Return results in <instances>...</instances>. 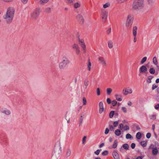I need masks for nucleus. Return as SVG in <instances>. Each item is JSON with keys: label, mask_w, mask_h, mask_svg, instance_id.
Listing matches in <instances>:
<instances>
[{"label": "nucleus", "mask_w": 159, "mask_h": 159, "mask_svg": "<svg viewBox=\"0 0 159 159\" xmlns=\"http://www.w3.org/2000/svg\"><path fill=\"white\" fill-rule=\"evenodd\" d=\"M85 114L84 113H83L81 114L80 118V122H82L83 120V119L84 118V116Z\"/></svg>", "instance_id": "35"}, {"label": "nucleus", "mask_w": 159, "mask_h": 159, "mask_svg": "<svg viewBox=\"0 0 159 159\" xmlns=\"http://www.w3.org/2000/svg\"><path fill=\"white\" fill-rule=\"evenodd\" d=\"M108 153V152L107 151H105L102 152V154L103 155L106 156L107 155Z\"/></svg>", "instance_id": "50"}, {"label": "nucleus", "mask_w": 159, "mask_h": 159, "mask_svg": "<svg viewBox=\"0 0 159 159\" xmlns=\"http://www.w3.org/2000/svg\"><path fill=\"white\" fill-rule=\"evenodd\" d=\"M49 0H40L39 3L40 4H45L48 3Z\"/></svg>", "instance_id": "24"}, {"label": "nucleus", "mask_w": 159, "mask_h": 159, "mask_svg": "<svg viewBox=\"0 0 159 159\" xmlns=\"http://www.w3.org/2000/svg\"><path fill=\"white\" fill-rule=\"evenodd\" d=\"M70 62V61L68 57L66 56L62 57L61 61L59 64V68L61 69H63L65 67L69 64Z\"/></svg>", "instance_id": "3"}, {"label": "nucleus", "mask_w": 159, "mask_h": 159, "mask_svg": "<svg viewBox=\"0 0 159 159\" xmlns=\"http://www.w3.org/2000/svg\"><path fill=\"white\" fill-rule=\"evenodd\" d=\"M78 38L79 44L81 47L83 51L85 52L86 51V45L84 43V40L83 39H80L79 35H78Z\"/></svg>", "instance_id": "7"}, {"label": "nucleus", "mask_w": 159, "mask_h": 159, "mask_svg": "<svg viewBox=\"0 0 159 159\" xmlns=\"http://www.w3.org/2000/svg\"><path fill=\"white\" fill-rule=\"evenodd\" d=\"M148 4H151L153 2V0H147Z\"/></svg>", "instance_id": "62"}, {"label": "nucleus", "mask_w": 159, "mask_h": 159, "mask_svg": "<svg viewBox=\"0 0 159 159\" xmlns=\"http://www.w3.org/2000/svg\"><path fill=\"white\" fill-rule=\"evenodd\" d=\"M110 5L111 4L110 2H107L103 5V7L105 9L109 7Z\"/></svg>", "instance_id": "22"}, {"label": "nucleus", "mask_w": 159, "mask_h": 159, "mask_svg": "<svg viewBox=\"0 0 159 159\" xmlns=\"http://www.w3.org/2000/svg\"><path fill=\"white\" fill-rule=\"evenodd\" d=\"M140 144L143 147H145L147 145V142L145 141H143L140 142Z\"/></svg>", "instance_id": "34"}, {"label": "nucleus", "mask_w": 159, "mask_h": 159, "mask_svg": "<svg viewBox=\"0 0 159 159\" xmlns=\"http://www.w3.org/2000/svg\"><path fill=\"white\" fill-rule=\"evenodd\" d=\"M122 110L125 113H126L127 112V109L125 107H122L121 108Z\"/></svg>", "instance_id": "46"}, {"label": "nucleus", "mask_w": 159, "mask_h": 159, "mask_svg": "<svg viewBox=\"0 0 159 159\" xmlns=\"http://www.w3.org/2000/svg\"><path fill=\"white\" fill-rule=\"evenodd\" d=\"M157 88V85H156L155 84H153L152 85V90H153L154 89H155L156 88Z\"/></svg>", "instance_id": "54"}, {"label": "nucleus", "mask_w": 159, "mask_h": 159, "mask_svg": "<svg viewBox=\"0 0 159 159\" xmlns=\"http://www.w3.org/2000/svg\"><path fill=\"white\" fill-rule=\"evenodd\" d=\"M144 6V0H134L132 5L134 10H140L143 9Z\"/></svg>", "instance_id": "2"}, {"label": "nucleus", "mask_w": 159, "mask_h": 159, "mask_svg": "<svg viewBox=\"0 0 159 159\" xmlns=\"http://www.w3.org/2000/svg\"><path fill=\"white\" fill-rule=\"evenodd\" d=\"M65 1L67 3H71L73 2V0H65Z\"/></svg>", "instance_id": "52"}, {"label": "nucleus", "mask_w": 159, "mask_h": 159, "mask_svg": "<svg viewBox=\"0 0 159 159\" xmlns=\"http://www.w3.org/2000/svg\"><path fill=\"white\" fill-rule=\"evenodd\" d=\"M76 20L81 25L83 24L84 21V19L83 16L80 14H78L76 16Z\"/></svg>", "instance_id": "10"}, {"label": "nucleus", "mask_w": 159, "mask_h": 159, "mask_svg": "<svg viewBox=\"0 0 159 159\" xmlns=\"http://www.w3.org/2000/svg\"><path fill=\"white\" fill-rule=\"evenodd\" d=\"M136 137L138 139H140L141 137V134L140 132H138L136 134Z\"/></svg>", "instance_id": "30"}, {"label": "nucleus", "mask_w": 159, "mask_h": 159, "mask_svg": "<svg viewBox=\"0 0 159 159\" xmlns=\"http://www.w3.org/2000/svg\"><path fill=\"white\" fill-rule=\"evenodd\" d=\"M2 111L3 113L7 115H9L10 114V112L9 111L5 109H2Z\"/></svg>", "instance_id": "23"}, {"label": "nucleus", "mask_w": 159, "mask_h": 159, "mask_svg": "<svg viewBox=\"0 0 159 159\" xmlns=\"http://www.w3.org/2000/svg\"><path fill=\"white\" fill-rule=\"evenodd\" d=\"M151 134L150 133H148L146 134V137L148 139H149L151 136Z\"/></svg>", "instance_id": "56"}, {"label": "nucleus", "mask_w": 159, "mask_h": 159, "mask_svg": "<svg viewBox=\"0 0 159 159\" xmlns=\"http://www.w3.org/2000/svg\"><path fill=\"white\" fill-rule=\"evenodd\" d=\"M99 113L100 114L104 112L105 110L104 107V105L102 102H100L99 103Z\"/></svg>", "instance_id": "12"}, {"label": "nucleus", "mask_w": 159, "mask_h": 159, "mask_svg": "<svg viewBox=\"0 0 159 159\" xmlns=\"http://www.w3.org/2000/svg\"><path fill=\"white\" fill-rule=\"evenodd\" d=\"M28 0H21V2L24 4L26 3Z\"/></svg>", "instance_id": "61"}, {"label": "nucleus", "mask_w": 159, "mask_h": 159, "mask_svg": "<svg viewBox=\"0 0 159 159\" xmlns=\"http://www.w3.org/2000/svg\"><path fill=\"white\" fill-rule=\"evenodd\" d=\"M114 159H120L119 154L116 151H114L112 153Z\"/></svg>", "instance_id": "15"}, {"label": "nucleus", "mask_w": 159, "mask_h": 159, "mask_svg": "<svg viewBox=\"0 0 159 159\" xmlns=\"http://www.w3.org/2000/svg\"><path fill=\"white\" fill-rule=\"evenodd\" d=\"M81 4L80 2H76L74 4V7L75 8H77L80 7Z\"/></svg>", "instance_id": "25"}, {"label": "nucleus", "mask_w": 159, "mask_h": 159, "mask_svg": "<svg viewBox=\"0 0 159 159\" xmlns=\"http://www.w3.org/2000/svg\"><path fill=\"white\" fill-rule=\"evenodd\" d=\"M138 28L137 27L134 26L133 28V35H137V30Z\"/></svg>", "instance_id": "17"}, {"label": "nucleus", "mask_w": 159, "mask_h": 159, "mask_svg": "<svg viewBox=\"0 0 159 159\" xmlns=\"http://www.w3.org/2000/svg\"><path fill=\"white\" fill-rule=\"evenodd\" d=\"M116 99L119 101H121L122 100V96L118 94H116L115 95Z\"/></svg>", "instance_id": "16"}, {"label": "nucleus", "mask_w": 159, "mask_h": 159, "mask_svg": "<svg viewBox=\"0 0 159 159\" xmlns=\"http://www.w3.org/2000/svg\"><path fill=\"white\" fill-rule=\"evenodd\" d=\"M119 124V121H114L113 123V125L114 127H116Z\"/></svg>", "instance_id": "44"}, {"label": "nucleus", "mask_w": 159, "mask_h": 159, "mask_svg": "<svg viewBox=\"0 0 159 159\" xmlns=\"http://www.w3.org/2000/svg\"><path fill=\"white\" fill-rule=\"evenodd\" d=\"M111 32V28H110L108 29L107 30V33L108 34H110Z\"/></svg>", "instance_id": "51"}, {"label": "nucleus", "mask_w": 159, "mask_h": 159, "mask_svg": "<svg viewBox=\"0 0 159 159\" xmlns=\"http://www.w3.org/2000/svg\"><path fill=\"white\" fill-rule=\"evenodd\" d=\"M124 128V125L122 124H120L119 125V128L120 129H122L123 128Z\"/></svg>", "instance_id": "57"}, {"label": "nucleus", "mask_w": 159, "mask_h": 159, "mask_svg": "<svg viewBox=\"0 0 159 159\" xmlns=\"http://www.w3.org/2000/svg\"><path fill=\"white\" fill-rule=\"evenodd\" d=\"M109 128L110 129L111 131L113 130L114 129V126L112 125H109Z\"/></svg>", "instance_id": "55"}, {"label": "nucleus", "mask_w": 159, "mask_h": 159, "mask_svg": "<svg viewBox=\"0 0 159 159\" xmlns=\"http://www.w3.org/2000/svg\"><path fill=\"white\" fill-rule=\"evenodd\" d=\"M147 67L145 66H142L139 69V71L141 73H145L147 71Z\"/></svg>", "instance_id": "13"}, {"label": "nucleus", "mask_w": 159, "mask_h": 159, "mask_svg": "<svg viewBox=\"0 0 159 159\" xmlns=\"http://www.w3.org/2000/svg\"><path fill=\"white\" fill-rule=\"evenodd\" d=\"M149 118L151 120H155L156 119V115L152 114L149 116Z\"/></svg>", "instance_id": "28"}, {"label": "nucleus", "mask_w": 159, "mask_h": 159, "mask_svg": "<svg viewBox=\"0 0 159 159\" xmlns=\"http://www.w3.org/2000/svg\"><path fill=\"white\" fill-rule=\"evenodd\" d=\"M124 129L125 130H129V127L127 125H125L124 126Z\"/></svg>", "instance_id": "49"}, {"label": "nucleus", "mask_w": 159, "mask_h": 159, "mask_svg": "<svg viewBox=\"0 0 159 159\" xmlns=\"http://www.w3.org/2000/svg\"><path fill=\"white\" fill-rule=\"evenodd\" d=\"M132 138L131 135L129 134H127L126 135V138L127 139H131Z\"/></svg>", "instance_id": "47"}, {"label": "nucleus", "mask_w": 159, "mask_h": 159, "mask_svg": "<svg viewBox=\"0 0 159 159\" xmlns=\"http://www.w3.org/2000/svg\"><path fill=\"white\" fill-rule=\"evenodd\" d=\"M107 102L108 104H110L111 103V100L110 98H107Z\"/></svg>", "instance_id": "58"}, {"label": "nucleus", "mask_w": 159, "mask_h": 159, "mask_svg": "<svg viewBox=\"0 0 159 159\" xmlns=\"http://www.w3.org/2000/svg\"><path fill=\"white\" fill-rule=\"evenodd\" d=\"M87 137L86 136H84L82 139V143L83 144H84L86 142V140Z\"/></svg>", "instance_id": "45"}, {"label": "nucleus", "mask_w": 159, "mask_h": 159, "mask_svg": "<svg viewBox=\"0 0 159 159\" xmlns=\"http://www.w3.org/2000/svg\"><path fill=\"white\" fill-rule=\"evenodd\" d=\"M158 152V151L156 148H152V153L153 155L155 156L157 155Z\"/></svg>", "instance_id": "18"}, {"label": "nucleus", "mask_w": 159, "mask_h": 159, "mask_svg": "<svg viewBox=\"0 0 159 159\" xmlns=\"http://www.w3.org/2000/svg\"><path fill=\"white\" fill-rule=\"evenodd\" d=\"M84 84L85 86V89H86L87 86L89 85V81L88 80H85L84 81Z\"/></svg>", "instance_id": "32"}, {"label": "nucleus", "mask_w": 159, "mask_h": 159, "mask_svg": "<svg viewBox=\"0 0 159 159\" xmlns=\"http://www.w3.org/2000/svg\"><path fill=\"white\" fill-rule=\"evenodd\" d=\"M128 0H117V1L119 3H121L126 2Z\"/></svg>", "instance_id": "37"}, {"label": "nucleus", "mask_w": 159, "mask_h": 159, "mask_svg": "<svg viewBox=\"0 0 159 159\" xmlns=\"http://www.w3.org/2000/svg\"><path fill=\"white\" fill-rule=\"evenodd\" d=\"M155 108L156 109H158L159 108V104H157L155 106Z\"/></svg>", "instance_id": "63"}, {"label": "nucleus", "mask_w": 159, "mask_h": 159, "mask_svg": "<svg viewBox=\"0 0 159 159\" xmlns=\"http://www.w3.org/2000/svg\"><path fill=\"white\" fill-rule=\"evenodd\" d=\"M117 102L115 100H113L111 102V104L113 106H115L116 105Z\"/></svg>", "instance_id": "42"}, {"label": "nucleus", "mask_w": 159, "mask_h": 159, "mask_svg": "<svg viewBox=\"0 0 159 159\" xmlns=\"http://www.w3.org/2000/svg\"><path fill=\"white\" fill-rule=\"evenodd\" d=\"M101 15L102 20L105 22L107 18L108 12L105 10L102 9L101 11Z\"/></svg>", "instance_id": "6"}, {"label": "nucleus", "mask_w": 159, "mask_h": 159, "mask_svg": "<svg viewBox=\"0 0 159 159\" xmlns=\"http://www.w3.org/2000/svg\"><path fill=\"white\" fill-rule=\"evenodd\" d=\"M15 12V9L13 7H9L7 9L6 14L3 16V18L7 23H10L12 22Z\"/></svg>", "instance_id": "1"}, {"label": "nucleus", "mask_w": 159, "mask_h": 159, "mask_svg": "<svg viewBox=\"0 0 159 159\" xmlns=\"http://www.w3.org/2000/svg\"><path fill=\"white\" fill-rule=\"evenodd\" d=\"M51 9L49 7H48L46 8L45 9V11L47 13H49L51 12Z\"/></svg>", "instance_id": "38"}, {"label": "nucleus", "mask_w": 159, "mask_h": 159, "mask_svg": "<svg viewBox=\"0 0 159 159\" xmlns=\"http://www.w3.org/2000/svg\"><path fill=\"white\" fill-rule=\"evenodd\" d=\"M152 77L151 76H148L147 79V82L148 83H151V80L152 79Z\"/></svg>", "instance_id": "31"}, {"label": "nucleus", "mask_w": 159, "mask_h": 159, "mask_svg": "<svg viewBox=\"0 0 159 159\" xmlns=\"http://www.w3.org/2000/svg\"><path fill=\"white\" fill-rule=\"evenodd\" d=\"M112 91V89L111 88H107L106 89L107 94V95H110Z\"/></svg>", "instance_id": "19"}, {"label": "nucleus", "mask_w": 159, "mask_h": 159, "mask_svg": "<svg viewBox=\"0 0 159 159\" xmlns=\"http://www.w3.org/2000/svg\"><path fill=\"white\" fill-rule=\"evenodd\" d=\"M134 20V17L131 15L127 16L125 24V26L128 29H130L132 27Z\"/></svg>", "instance_id": "4"}, {"label": "nucleus", "mask_w": 159, "mask_h": 159, "mask_svg": "<svg viewBox=\"0 0 159 159\" xmlns=\"http://www.w3.org/2000/svg\"><path fill=\"white\" fill-rule=\"evenodd\" d=\"M71 153V150L70 149H68L66 151L65 156L66 157H68L70 156Z\"/></svg>", "instance_id": "20"}, {"label": "nucleus", "mask_w": 159, "mask_h": 159, "mask_svg": "<svg viewBox=\"0 0 159 159\" xmlns=\"http://www.w3.org/2000/svg\"><path fill=\"white\" fill-rule=\"evenodd\" d=\"M123 148L125 149H127L129 148V146L128 144H125L123 145Z\"/></svg>", "instance_id": "43"}, {"label": "nucleus", "mask_w": 159, "mask_h": 159, "mask_svg": "<svg viewBox=\"0 0 159 159\" xmlns=\"http://www.w3.org/2000/svg\"><path fill=\"white\" fill-rule=\"evenodd\" d=\"M83 105H85L87 104V101L85 97H84L83 98Z\"/></svg>", "instance_id": "39"}, {"label": "nucleus", "mask_w": 159, "mask_h": 159, "mask_svg": "<svg viewBox=\"0 0 159 159\" xmlns=\"http://www.w3.org/2000/svg\"><path fill=\"white\" fill-rule=\"evenodd\" d=\"M117 143L118 142L116 140H115L114 141L112 147L113 148H115L117 147Z\"/></svg>", "instance_id": "27"}, {"label": "nucleus", "mask_w": 159, "mask_h": 159, "mask_svg": "<svg viewBox=\"0 0 159 159\" xmlns=\"http://www.w3.org/2000/svg\"><path fill=\"white\" fill-rule=\"evenodd\" d=\"M132 92V89L129 87L125 88L123 90V93L125 95H127L128 94H131Z\"/></svg>", "instance_id": "9"}, {"label": "nucleus", "mask_w": 159, "mask_h": 159, "mask_svg": "<svg viewBox=\"0 0 159 159\" xmlns=\"http://www.w3.org/2000/svg\"><path fill=\"white\" fill-rule=\"evenodd\" d=\"M147 57H143L140 61L141 64H143L147 60Z\"/></svg>", "instance_id": "29"}, {"label": "nucleus", "mask_w": 159, "mask_h": 159, "mask_svg": "<svg viewBox=\"0 0 159 159\" xmlns=\"http://www.w3.org/2000/svg\"><path fill=\"white\" fill-rule=\"evenodd\" d=\"M136 36L137 35H133V36H134L133 41L134 43L136 42L137 41V40Z\"/></svg>", "instance_id": "53"}, {"label": "nucleus", "mask_w": 159, "mask_h": 159, "mask_svg": "<svg viewBox=\"0 0 159 159\" xmlns=\"http://www.w3.org/2000/svg\"><path fill=\"white\" fill-rule=\"evenodd\" d=\"M98 61L103 67H105L107 66V63L104 57H98Z\"/></svg>", "instance_id": "8"}, {"label": "nucleus", "mask_w": 159, "mask_h": 159, "mask_svg": "<svg viewBox=\"0 0 159 159\" xmlns=\"http://www.w3.org/2000/svg\"><path fill=\"white\" fill-rule=\"evenodd\" d=\"M153 61L154 64L155 65H157L158 62L157 61V58L156 57H154L153 59Z\"/></svg>", "instance_id": "33"}, {"label": "nucleus", "mask_w": 159, "mask_h": 159, "mask_svg": "<svg viewBox=\"0 0 159 159\" xmlns=\"http://www.w3.org/2000/svg\"><path fill=\"white\" fill-rule=\"evenodd\" d=\"M109 132V129L108 128H106V130L105 132V134H108Z\"/></svg>", "instance_id": "59"}, {"label": "nucleus", "mask_w": 159, "mask_h": 159, "mask_svg": "<svg viewBox=\"0 0 159 159\" xmlns=\"http://www.w3.org/2000/svg\"><path fill=\"white\" fill-rule=\"evenodd\" d=\"M101 94V92L100 88H98L97 89V94L98 96H99Z\"/></svg>", "instance_id": "40"}, {"label": "nucleus", "mask_w": 159, "mask_h": 159, "mask_svg": "<svg viewBox=\"0 0 159 159\" xmlns=\"http://www.w3.org/2000/svg\"><path fill=\"white\" fill-rule=\"evenodd\" d=\"M72 48L75 50L76 54L79 55L80 53L79 47L77 44L74 43L72 46Z\"/></svg>", "instance_id": "11"}, {"label": "nucleus", "mask_w": 159, "mask_h": 159, "mask_svg": "<svg viewBox=\"0 0 159 159\" xmlns=\"http://www.w3.org/2000/svg\"><path fill=\"white\" fill-rule=\"evenodd\" d=\"M101 150H102L101 149L97 150L95 152H94L95 154L97 155H98L99 154L100 152L101 151Z\"/></svg>", "instance_id": "48"}, {"label": "nucleus", "mask_w": 159, "mask_h": 159, "mask_svg": "<svg viewBox=\"0 0 159 159\" xmlns=\"http://www.w3.org/2000/svg\"><path fill=\"white\" fill-rule=\"evenodd\" d=\"M135 144L134 143H132L131 144V147L132 149L134 148L135 147Z\"/></svg>", "instance_id": "60"}, {"label": "nucleus", "mask_w": 159, "mask_h": 159, "mask_svg": "<svg viewBox=\"0 0 159 159\" xmlns=\"http://www.w3.org/2000/svg\"><path fill=\"white\" fill-rule=\"evenodd\" d=\"M41 10L40 8L38 7L35 8L31 13L30 16L32 19L35 20L37 18L41 12Z\"/></svg>", "instance_id": "5"}, {"label": "nucleus", "mask_w": 159, "mask_h": 159, "mask_svg": "<svg viewBox=\"0 0 159 159\" xmlns=\"http://www.w3.org/2000/svg\"><path fill=\"white\" fill-rule=\"evenodd\" d=\"M92 67V63L89 60H88V63L87 64V69L89 71H90Z\"/></svg>", "instance_id": "14"}, {"label": "nucleus", "mask_w": 159, "mask_h": 159, "mask_svg": "<svg viewBox=\"0 0 159 159\" xmlns=\"http://www.w3.org/2000/svg\"><path fill=\"white\" fill-rule=\"evenodd\" d=\"M114 113H115V112L114 111H111L110 112L109 114V117L110 118H112L113 117V115H114Z\"/></svg>", "instance_id": "36"}, {"label": "nucleus", "mask_w": 159, "mask_h": 159, "mask_svg": "<svg viewBox=\"0 0 159 159\" xmlns=\"http://www.w3.org/2000/svg\"><path fill=\"white\" fill-rule=\"evenodd\" d=\"M115 133L116 135L118 136L120 135L121 133L120 130L119 129L116 130Z\"/></svg>", "instance_id": "26"}, {"label": "nucleus", "mask_w": 159, "mask_h": 159, "mask_svg": "<svg viewBox=\"0 0 159 159\" xmlns=\"http://www.w3.org/2000/svg\"><path fill=\"white\" fill-rule=\"evenodd\" d=\"M127 104L128 106H131L132 105V102H131L129 101L128 102Z\"/></svg>", "instance_id": "64"}, {"label": "nucleus", "mask_w": 159, "mask_h": 159, "mask_svg": "<svg viewBox=\"0 0 159 159\" xmlns=\"http://www.w3.org/2000/svg\"><path fill=\"white\" fill-rule=\"evenodd\" d=\"M149 72L151 74H154L155 73V70L153 68H151L149 70Z\"/></svg>", "instance_id": "41"}, {"label": "nucleus", "mask_w": 159, "mask_h": 159, "mask_svg": "<svg viewBox=\"0 0 159 159\" xmlns=\"http://www.w3.org/2000/svg\"><path fill=\"white\" fill-rule=\"evenodd\" d=\"M108 48H112L113 47V43L111 41H108Z\"/></svg>", "instance_id": "21"}]
</instances>
